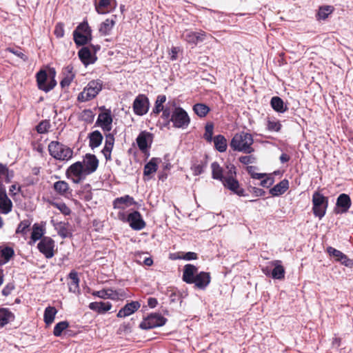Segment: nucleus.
I'll return each mask as SVG.
<instances>
[{"instance_id": "ddd939ff", "label": "nucleus", "mask_w": 353, "mask_h": 353, "mask_svg": "<svg viewBox=\"0 0 353 353\" xmlns=\"http://www.w3.org/2000/svg\"><path fill=\"white\" fill-rule=\"evenodd\" d=\"M55 242L50 236H43L37 244V249L46 259H51L54 256Z\"/></svg>"}, {"instance_id": "8fccbe9b", "label": "nucleus", "mask_w": 353, "mask_h": 353, "mask_svg": "<svg viewBox=\"0 0 353 353\" xmlns=\"http://www.w3.org/2000/svg\"><path fill=\"white\" fill-rule=\"evenodd\" d=\"M51 125L49 120H42L36 126V130L39 134L47 133L50 128Z\"/></svg>"}, {"instance_id": "f03ea898", "label": "nucleus", "mask_w": 353, "mask_h": 353, "mask_svg": "<svg viewBox=\"0 0 353 353\" xmlns=\"http://www.w3.org/2000/svg\"><path fill=\"white\" fill-rule=\"evenodd\" d=\"M182 279L186 283L194 284L196 288L203 290L210 283L211 276L210 272H198V268L192 264H186L183 268Z\"/></svg>"}, {"instance_id": "c756f323", "label": "nucleus", "mask_w": 353, "mask_h": 353, "mask_svg": "<svg viewBox=\"0 0 353 353\" xmlns=\"http://www.w3.org/2000/svg\"><path fill=\"white\" fill-rule=\"evenodd\" d=\"M14 255V251L12 248L0 246V266L7 263Z\"/></svg>"}, {"instance_id": "dca6fc26", "label": "nucleus", "mask_w": 353, "mask_h": 353, "mask_svg": "<svg viewBox=\"0 0 353 353\" xmlns=\"http://www.w3.org/2000/svg\"><path fill=\"white\" fill-rule=\"evenodd\" d=\"M352 205L350 196L347 194L342 193L339 194L336 199V206L334 212L339 214H344L347 212Z\"/></svg>"}, {"instance_id": "5701e85b", "label": "nucleus", "mask_w": 353, "mask_h": 353, "mask_svg": "<svg viewBox=\"0 0 353 353\" xmlns=\"http://www.w3.org/2000/svg\"><path fill=\"white\" fill-rule=\"evenodd\" d=\"M270 264L274 266L271 272V277L273 279L282 280L285 278V270L282 265V261L280 260H275L270 262Z\"/></svg>"}, {"instance_id": "423d86ee", "label": "nucleus", "mask_w": 353, "mask_h": 353, "mask_svg": "<svg viewBox=\"0 0 353 353\" xmlns=\"http://www.w3.org/2000/svg\"><path fill=\"white\" fill-rule=\"evenodd\" d=\"M49 154L55 159L68 161L72 157V150L65 145L52 141L48 145Z\"/></svg>"}, {"instance_id": "a878e982", "label": "nucleus", "mask_w": 353, "mask_h": 353, "mask_svg": "<svg viewBox=\"0 0 353 353\" xmlns=\"http://www.w3.org/2000/svg\"><path fill=\"white\" fill-rule=\"evenodd\" d=\"M88 307L91 310L99 314H105L112 308V305L110 302L96 301L90 303Z\"/></svg>"}, {"instance_id": "f8f14e48", "label": "nucleus", "mask_w": 353, "mask_h": 353, "mask_svg": "<svg viewBox=\"0 0 353 353\" xmlns=\"http://www.w3.org/2000/svg\"><path fill=\"white\" fill-rule=\"evenodd\" d=\"M132 108L136 115L143 116L145 114L150 108L148 97L143 94H138L133 101Z\"/></svg>"}, {"instance_id": "de8ad7c7", "label": "nucleus", "mask_w": 353, "mask_h": 353, "mask_svg": "<svg viewBox=\"0 0 353 353\" xmlns=\"http://www.w3.org/2000/svg\"><path fill=\"white\" fill-rule=\"evenodd\" d=\"M69 223L65 222L59 223L58 234L63 239L71 236L72 233L68 231V226Z\"/></svg>"}, {"instance_id": "4c0bfd02", "label": "nucleus", "mask_w": 353, "mask_h": 353, "mask_svg": "<svg viewBox=\"0 0 353 353\" xmlns=\"http://www.w3.org/2000/svg\"><path fill=\"white\" fill-rule=\"evenodd\" d=\"M166 101V96L165 94H159L157 96V99L154 103V107L152 111L151 114H154L155 116L158 115L164 107L163 103Z\"/></svg>"}, {"instance_id": "c85d7f7f", "label": "nucleus", "mask_w": 353, "mask_h": 353, "mask_svg": "<svg viewBox=\"0 0 353 353\" xmlns=\"http://www.w3.org/2000/svg\"><path fill=\"white\" fill-rule=\"evenodd\" d=\"M114 19H106L100 25L99 31L101 35L107 36L110 34L111 30L116 23V16L114 15Z\"/></svg>"}, {"instance_id": "603ef678", "label": "nucleus", "mask_w": 353, "mask_h": 353, "mask_svg": "<svg viewBox=\"0 0 353 353\" xmlns=\"http://www.w3.org/2000/svg\"><path fill=\"white\" fill-rule=\"evenodd\" d=\"M30 224H31L30 221L28 219L21 221L16 230V233L17 234L20 233V234H22L23 235L26 234L27 230L30 226Z\"/></svg>"}, {"instance_id": "37998d69", "label": "nucleus", "mask_w": 353, "mask_h": 353, "mask_svg": "<svg viewBox=\"0 0 353 353\" xmlns=\"http://www.w3.org/2000/svg\"><path fill=\"white\" fill-rule=\"evenodd\" d=\"M54 190L60 195H65L69 190V185L65 181H58L54 183Z\"/></svg>"}, {"instance_id": "473e14b6", "label": "nucleus", "mask_w": 353, "mask_h": 353, "mask_svg": "<svg viewBox=\"0 0 353 353\" xmlns=\"http://www.w3.org/2000/svg\"><path fill=\"white\" fill-rule=\"evenodd\" d=\"M68 277L72 280L70 283L69 284V290L70 292L76 293H79V282L80 279L78 276V273L75 270H72L69 274Z\"/></svg>"}, {"instance_id": "58836bf2", "label": "nucleus", "mask_w": 353, "mask_h": 353, "mask_svg": "<svg viewBox=\"0 0 353 353\" xmlns=\"http://www.w3.org/2000/svg\"><path fill=\"white\" fill-rule=\"evenodd\" d=\"M57 310L54 307L48 306L44 310L43 320L46 325H50L54 320Z\"/></svg>"}, {"instance_id": "69168bd1", "label": "nucleus", "mask_w": 353, "mask_h": 353, "mask_svg": "<svg viewBox=\"0 0 353 353\" xmlns=\"http://www.w3.org/2000/svg\"><path fill=\"white\" fill-rule=\"evenodd\" d=\"M274 178L273 177H267L266 179H263L260 182V185L264 188H270L274 183Z\"/></svg>"}, {"instance_id": "6e6d98bb", "label": "nucleus", "mask_w": 353, "mask_h": 353, "mask_svg": "<svg viewBox=\"0 0 353 353\" xmlns=\"http://www.w3.org/2000/svg\"><path fill=\"white\" fill-rule=\"evenodd\" d=\"M282 125L278 121H272L268 119L267 121L266 128L270 132H279L281 129Z\"/></svg>"}, {"instance_id": "39448f33", "label": "nucleus", "mask_w": 353, "mask_h": 353, "mask_svg": "<svg viewBox=\"0 0 353 353\" xmlns=\"http://www.w3.org/2000/svg\"><path fill=\"white\" fill-rule=\"evenodd\" d=\"M312 212L315 217L321 219L326 214L329 199L321 193L319 188L312 194Z\"/></svg>"}, {"instance_id": "e2e57ef3", "label": "nucleus", "mask_w": 353, "mask_h": 353, "mask_svg": "<svg viewBox=\"0 0 353 353\" xmlns=\"http://www.w3.org/2000/svg\"><path fill=\"white\" fill-rule=\"evenodd\" d=\"M132 327V323L128 322V323H123L121 324L119 328L118 332L119 334L121 333H129L131 332V328Z\"/></svg>"}, {"instance_id": "4be33fe9", "label": "nucleus", "mask_w": 353, "mask_h": 353, "mask_svg": "<svg viewBox=\"0 0 353 353\" xmlns=\"http://www.w3.org/2000/svg\"><path fill=\"white\" fill-rule=\"evenodd\" d=\"M141 304L139 301H131L125 304L117 313V316L119 318L126 317L134 313L139 309Z\"/></svg>"}, {"instance_id": "5fc2aeb1", "label": "nucleus", "mask_w": 353, "mask_h": 353, "mask_svg": "<svg viewBox=\"0 0 353 353\" xmlns=\"http://www.w3.org/2000/svg\"><path fill=\"white\" fill-rule=\"evenodd\" d=\"M81 120L88 123H91L94 118V114L90 109H85L81 112Z\"/></svg>"}, {"instance_id": "3c124183", "label": "nucleus", "mask_w": 353, "mask_h": 353, "mask_svg": "<svg viewBox=\"0 0 353 353\" xmlns=\"http://www.w3.org/2000/svg\"><path fill=\"white\" fill-rule=\"evenodd\" d=\"M327 252L332 256L336 258V261L341 260L343 259H345V254H343L340 250L335 249L333 247L329 246L327 248Z\"/></svg>"}, {"instance_id": "1a4fd4ad", "label": "nucleus", "mask_w": 353, "mask_h": 353, "mask_svg": "<svg viewBox=\"0 0 353 353\" xmlns=\"http://www.w3.org/2000/svg\"><path fill=\"white\" fill-rule=\"evenodd\" d=\"M167 322V319L159 313H151L143 319L139 324V327L142 330H150L154 327L164 325Z\"/></svg>"}, {"instance_id": "393cba45", "label": "nucleus", "mask_w": 353, "mask_h": 353, "mask_svg": "<svg viewBox=\"0 0 353 353\" xmlns=\"http://www.w3.org/2000/svg\"><path fill=\"white\" fill-rule=\"evenodd\" d=\"M289 188V181L284 179L270 190V194L278 196L284 194Z\"/></svg>"}, {"instance_id": "b1692460", "label": "nucleus", "mask_w": 353, "mask_h": 353, "mask_svg": "<svg viewBox=\"0 0 353 353\" xmlns=\"http://www.w3.org/2000/svg\"><path fill=\"white\" fill-rule=\"evenodd\" d=\"M134 204H136V201L130 195L117 197L113 201V207L117 209H124Z\"/></svg>"}, {"instance_id": "2f4dec72", "label": "nucleus", "mask_w": 353, "mask_h": 353, "mask_svg": "<svg viewBox=\"0 0 353 353\" xmlns=\"http://www.w3.org/2000/svg\"><path fill=\"white\" fill-rule=\"evenodd\" d=\"M270 105L274 111L279 113H284L288 109L287 105L284 104L283 99L279 97H272Z\"/></svg>"}, {"instance_id": "338daca9", "label": "nucleus", "mask_w": 353, "mask_h": 353, "mask_svg": "<svg viewBox=\"0 0 353 353\" xmlns=\"http://www.w3.org/2000/svg\"><path fill=\"white\" fill-rule=\"evenodd\" d=\"M254 159L252 156H242L239 158V161L244 165H248L252 163Z\"/></svg>"}, {"instance_id": "0e129e2a", "label": "nucleus", "mask_w": 353, "mask_h": 353, "mask_svg": "<svg viewBox=\"0 0 353 353\" xmlns=\"http://www.w3.org/2000/svg\"><path fill=\"white\" fill-rule=\"evenodd\" d=\"M15 288V286L13 283H8L6 284L3 288L1 293L4 296H9L12 291Z\"/></svg>"}, {"instance_id": "4d7b16f0", "label": "nucleus", "mask_w": 353, "mask_h": 353, "mask_svg": "<svg viewBox=\"0 0 353 353\" xmlns=\"http://www.w3.org/2000/svg\"><path fill=\"white\" fill-rule=\"evenodd\" d=\"M52 205L57 208V209H59L60 210V212L67 216V215H70L71 214V210L70 209V208L63 202H61V203H57V202H53L52 203Z\"/></svg>"}, {"instance_id": "9d476101", "label": "nucleus", "mask_w": 353, "mask_h": 353, "mask_svg": "<svg viewBox=\"0 0 353 353\" xmlns=\"http://www.w3.org/2000/svg\"><path fill=\"white\" fill-rule=\"evenodd\" d=\"M118 216L121 220L128 222L130 226L134 230H141L146 225L145 221L139 211L135 210L130 213L126 219H125V214L123 212H119Z\"/></svg>"}, {"instance_id": "a19ab883", "label": "nucleus", "mask_w": 353, "mask_h": 353, "mask_svg": "<svg viewBox=\"0 0 353 353\" xmlns=\"http://www.w3.org/2000/svg\"><path fill=\"white\" fill-rule=\"evenodd\" d=\"M73 68L71 65L65 67V70L68 73L60 82V85L62 88L68 87L72 81L74 74L72 73Z\"/></svg>"}, {"instance_id": "680f3d73", "label": "nucleus", "mask_w": 353, "mask_h": 353, "mask_svg": "<svg viewBox=\"0 0 353 353\" xmlns=\"http://www.w3.org/2000/svg\"><path fill=\"white\" fill-rule=\"evenodd\" d=\"M248 190L252 192L255 196H263L265 194V191L263 189L253 187L252 185H249Z\"/></svg>"}, {"instance_id": "a18cd8bd", "label": "nucleus", "mask_w": 353, "mask_h": 353, "mask_svg": "<svg viewBox=\"0 0 353 353\" xmlns=\"http://www.w3.org/2000/svg\"><path fill=\"white\" fill-rule=\"evenodd\" d=\"M69 327V323L67 321H63L57 323L53 330V334L55 336H61L63 331Z\"/></svg>"}, {"instance_id": "aec40b11", "label": "nucleus", "mask_w": 353, "mask_h": 353, "mask_svg": "<svg viewBox=\"0 0 353 353\" xmlns=\"http://www.w3.org/2000/svg\"><path fill=\"white\" fill-rule=\"evenodd\" d=\"M12 203L8 198L6 188L2 183H0V212L7 214L12 211Z\"/></svg>"}, {"instance_id": "cd10ccee", "label": "nucleus", "mask_w": 353, "mask_h": 353, "mask_svg": "<svg viewBox=\"0 0 353 353\" xmlns=\"http://www.w3.org/2000/svg\"><path fill=\"white\" fill-rule=\"evenodd\" d=\"M89 146L92 149L98 148L102 143L103 137L99 130H94L88 134Z\"/></svg>"}, {"instance_id": "2eb2a0df", "label": "nucleus", "mask_w": 353, "mask_h": 353, "mask_svg": "<svg viewBox=\"0 0 353 353\" xmlns=\"http://www.w3.org/2000/svg\"><path fill=\"white\" fill-rule=\"evenodd\" d=\"M113 118L111 110L106 112H100L96 121L95 125L100 127L103 132H110L112 130Z\"/></svg>"}, {"instance_id": "20e7f679", "label": "nucleus", "mask_w": 353, "mask_h": 353, "mask_svg": "<svg viewBox=\"0 0 353 353\" xmlns=\"http://www.w3.org/2000/svg\"><path fill=\"white\" fill-rule=\"evenodd\" d=\"M103 83L101 79L90 81L78 97L77 100L80 102L89 101L95 98L102 90Z\"/></svg>"}, {"instance_id": "412c9836", "label": "nucleus", "mask_w": 353, "mask_h": 353, "mask_svg": "<svg viewBox=\"0 0 353 353\" xmlns=\"http://www.w3.org/2000/svg\"><path fill=\"white\" fill-rule=\"evenodd\" d=\"M78 56L81 61L85 66L93 64L97 59L95 54H92L88 47H83L78 52Z\"/></svg>"}, {"instance_id": "c03bdc74", "label": "nucleus", "mask_w": 353, "mask_h": 353, "mask_svg": "<svg viewBox=\"0 0 353 353\" xmlns=\"http://www.w3.org/2000/svg\"><path fill=\"white\" fill-rule=\"evenodd\" d=\"M214 125L212 122H208L205 126V133L203 138L207 142L211 143L214 138L212 137Z\"/></svg>"}, {"instance_id": "7c9ffc66", "label": "nucleus", "mask_w": 353, "mask_h": 353, "mask_svg": "<svg viewBox=\"0 0 353 353\" xmlns=\"http://www.w3.org/2000/svg\"><path fill=\"white\" fill-rule=\"evenodd\" d=\"M14 319V315L8 308H0V327L5 326Z\"/></svg>"}, {"instance_id": "0eeeda50", "label": "nucleus", "mask_w": 353, "mask_h": 353, "mask_svg": "<svg viewBox=\"0 0 353 353\" xmlns=\"http://www.w3.org/2000/svg\"><path fill=\"white\" fill-rule=\"evenodd\" d=\"M171 123L175 128L185 129L190 123V118L188 112L181 107H175L171 114Z\"/></svg>"}, {"instance_id": "e433bc0d", "label": "nucleus", "mask_w": 353, "mask_h": 353, "mask_svg": "<svg viewBox=\"0 0 353 353\" xmlns=\"http://www.w3.org/2000/svg\"><path fill=\"white\" fill-rule=\"evenodd\" d=\"M192 110L200 118L205 117L210 111V108L208 105L201 103L194 104L192 107Z\"/></svg>"}, {"instance_id": "13d9d810", "label": "nucleus", "mask_w": 353, "mask_h": 353, "mask_svg": "<svg viewBox=\"0 0 353 353\" xmlns=\"http://www.w3.org/2000/svg\"><path fill=\"white\" fill-rule=\"evenodd\" d=\"M114 143V135L112 133H108L105 134V141L104 149L105 150H112Z\"/></svg>"}, {"instance_id": "864d4df0", "label": "nucleus", "mask_w": 353, "mask_h": 353, "mask_svg": "<svg viewBox=\"0 0 353 353\" xmlns=\"http://www.w3.org/2000/svg\"><path fill=\"white\" fill-rule=\"evenodd\" d=\"M207 166V161L205 162H201V163L199 164H193L191 167V170L193 172V174L194 176H199L203 172L205 168Z\"/></svg>"}, {"instance_id": "ea45409f", "label": "nucleus", "mask_w": 353, "mask_h": 353, "mask_svg": "<svg viewBox=\"0 0 353 353\" xmlns=\"http://www.w3.org/2000/svg\"><path fill=\"white\" fill-rule=\"evenodd\" d=\"M334 8L331 6H325L320 7L316 15L317 20H325L328 16L332 13Z\"/></svg>"}, {"instance_id": "052dcab7", "label": "nucleus", "mask_w": 353, "mask_h": 353, "mask_svg": "<svg viewBox=\"0 0 353 353\" xmlns=\"http://www.w3.org/2000/svg\"><path fill=\"white\" fill-rule=\"evenodd\" d=\"M54 34L57 38H62L64 36V25L62 23H57L55 26Z\"/></svg>"}, {"instance_id": "c9c22d12", "label": "nucleus", "mask_w": 353, "mask_h": 353, "mask_svg": "<svg viewBox=\"0 0 353 353\" xmlns=\"http://www.w3.org/2000/svg\"><path fill=\"white\" fill-rule=\"evenodd\" d=\"M73 39L75 44L77 46H81L91 41L92 36L90 35V37H89L88 34H81L77 32V31H73Z\"/></svg>"}, {"instance_id": "f3484780", "label": "nucleus", "mask_w": 353, "mask_h": 353, "mask_svg": "<svg viewBox=\"0 0 353 353\" xmlns=\"http://www.w3.org/2000/svg\"><path fill=\"white\" fill-rule=\"evenodd\" d=\"M206 36V33L200 30L199 32H194L190 30H185L182 34L181 38L190 44L196 45L199 42H202Z\"/></svg>"}, {"instance_id": "72a5a7b5", "label": "nucleus", "mask_w": 353, "mask_h": 353, "mask_svg": "<svg viewBox=\"0 0 353 353\" xmlns=\"http://www.w3.org/2000/svg\"><path fill=\"white\" fill-rule=\"evenodd\" d=\"M214 141L215 149L219 152H224L227 150V140L225 137L222 134H218L214 137L212 140Z\"/></svg>"}, {"instance_id": "bb28decb", "label": "nucleus", "mask_w": 353, "mask_h": 353, "mask_svg": "<svg viewBox=\"0 0 353 353\" xmlns=\"http://www.w3.org/2000/svg\"><path fill=\"white\" fill-rule=\"evenodd\" d=\"M161 161V159L152 157L149 162H148L143 168V175L150 176L157 172L158 169V164Z\"/></svg>"}, {"instance_id": "f704fd0d", "label": "nucleus", "mask_w": 353, "mask_h": 353, "mask_svg": "<svg viewBox=\"0 0 353 353\" xmlns=\"http://www.w3.org/2000/svg\"><path fill=\"white\" fill-rule=\"evenodd\" d=\"M44 234L45 228L39 225L38 223H34L32 226V231L30 236L31 241L33 243L39 240L41 241L44 236Z\"/></svg>"}, {"instance_id": "7ed1b4c3", "label": "nucleus", "mask_w": 353, "mask_h": 353, "mask_svg": "<svg viewBox=\"0 0 353 353\" xmlns=\"http://www.w3.org/2000/svg\"><path fill=\"white\" fill-rule=\"evenodd\" d=\"M254 140L252 134L242 131L234 135L230 142V147L234 151L251 154L254 151L252 146Z\"/></svg>"}, {"instance_id": "9b49d317", "label": "nucleus", "mask_w": 353, "mask_h": 353, "mask_svg": "<svg viewBox=\"0 0 353 353\" xmlns=\"http://www.w3.org/2000/svg\"><path fill=\"white\" fill-rule=\"evenodd\" d=\"M48 79V75L45 70H40L37 72L36 80L37 87L40 90L46 93L52 90L57 85V81L55 79H50L48 83H47Z\"/></svg>"}, {"instance_id": "79ce46f5", "label": "nucleus", "mask_w": 353, "mask_h": 353, "mask_svg": "<svg viewBox=\"0 0 353 353\" xmlns=\"http://www.w3.org/2000/svg\"><path fill=\"white\" fill-rule=\"evenodd\" d=\"M172 111V110H171L170 107H165L164 109H163V110H161L162 114L161 117V119L163 120V122L161 123L162 127L170 129Z\"/></svg>"}, {"instance_id": "6ab92c4d", "label": "nucleus", "mask_w": 353, "mask_h": 353, "mask_svg": "<svg viewBox=\"0 0 353 353\" xmlns=\"http://www.w3.org/2000/svg\"><path fill=\"white\" fill-rule=\"evenodd\" d=\"M92 294L93 296H98L101 299H110L112 300H117L125 296V293L123 290H113L111 288L94 291Z\"/></svg>"}, {"instance_id": "6e6552de", "label": "nucleus", "mask_w": 353, "mask_h": 353, "mask_svg": "<svg viewBox=\"0 0 353 353\" xmlns=\"http://www.w3.org/2000/svg\"><path fill=\"white\" fill-rule=\"evenodd\" d=\"M65 175L74 183H79L87 176L81 161H77L70 165L66 170Z\"/></svg>"}, {"instance_id": "4468645a", "label": "nucleus", "mask_w": 353, "mask_h": 353, "mask_svg": "<svg viewBox=\"0 0 353 353\" xmlns=\"http://www.w3.org/2000/svg\"><path fill=\"white\" fill-rule=\"evenodd\" d=\"M152 138L153 134L152 133L143 131L139 133L136 139L139 150L146 156V157L150 156L149 149L151 148Z\"/></svg>"}, {"instance_id": "49530a36", "label": "nucleus", "mask_w": 353, "mask_h": 353, "mask_svg": "<svg viewBox=\"0 0 353 353\" xmlns=\"http://www.w3.org/2000/svg\"><path fill=\"white\" fill-rule=\"evenodd\" d=\"M74 31L88 34L89 37L92 35V30L87 21H83L82 23H80Z\"/></svg>"}, {"instance_id": "f257e3e1", "label": "nucleus", "mask_w": 353, "mask_h": 353, "mask_svg": "<svg viewBox=\"0 0 353 353\" xmlns=\"http://www.w3.org/2000/svg\"><path fill=\"white\" fill-rule=\"evenodd\" d=\"M212 178L221 181L226 189L239 196H247L243 188H240L239 181L236 179V168L232 163H228L225 165L227 170L225 174H223V169L216 161L212 163Z\"/></svg>"}, {"instance_id": "bf43d9fd", "label": "nucleus", "mask_w": 353, "mask_h": 353, "mask_svg": "<svg viewBox=\"0 0 353 353\" xmlns=\"http://www.w3.org/2000/svg\"><path fill=\"white\" fill-rule=\"evenodd\" d=\"M6 50L21 58L24 61H26L28 59V57L21 52V48H14L9 47L6 49Z\"/></svg>"}, {"instance_id": "774afa93", "label": "nucleus", "mask_w": 353, "mask_h": 353, "mask_svg": "<svg viewBox=\"0 0 353 353\" xmlns=\"http://www.w3.org/2000/svg\"><path fill=\"white\" fill-rule=\"evenodd\" d=\"M208 11L210 12V13H213L214 14H216L217 15V18L213 17L214 19H215L216 20H217L219 22H224L225 20L223 19L225 14L223 12H219V11H216V10H211V9H208Z\"/></svg>"}, {"instance_id": "a211bd4d", "label": "nucleus", "mask_w": 353, "mask_h": 353, "mask_svg": "<svg viewBox=\"0 0 353 353\" xmlns=\"http://www.w3.org/2000/svg\"><path fill=\"white\" fill-rule=\"evenodd\" d=\"M81 162L87 176L94 173L97 170L99 163L96 155L90 153L84 156L83 161Z\"/></svg>"}, {"instance_id": "09e8293b", "label": "nucleus", "mask_w": 353, "mask_h": 353, "mask_svg": "<svg viewBox=\"0 0 353 353\" xmlns=\"http://www.w3.org/2000/svg\"><path fill=\"white\" fill-rule=\"evenodd\" d=\"M176 254L178 255L177 257L173 258L174 260L183 259L185 261H192V260H196L198 259V254L194 252H188L186 253L179 252Z\"/></svg>"}]
</instances>
